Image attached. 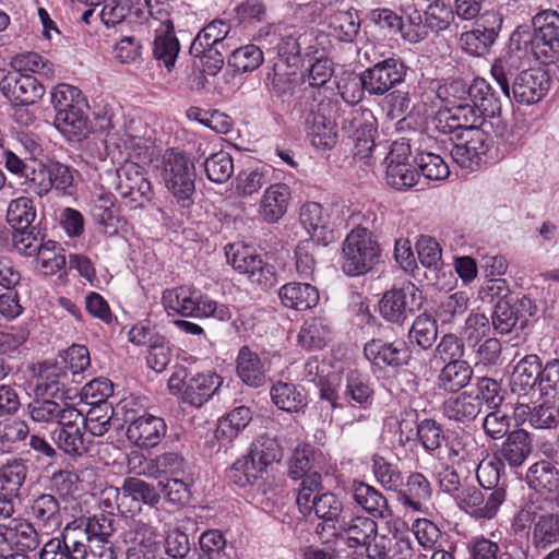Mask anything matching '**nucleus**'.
<instances>
[{
  "label": "nucleus",
  "instance_id": "60",
  "mask_svg": "<svg viewBox=\"0 0 559 559\" xmlns=\"http://www.w3.org/2000/svg\"><path fill=\"white\" fill-rule=\"evenodd\" d=\"M416 437L429 454H435L445 439L442 426L431 418H425L417 424Z\"/></svg>",
  "mask_w": 559,
  "mask_h": 559
},
{
  "label": "nucleus",
  "instance_id": "50",
  "mask_svg": "<svg viewBox=\"0 0 559 559\" xmlns=\"http://www.w3.org/2000/svg\"><path fill=\"white\" fill-rule=\"evenodd\" d=\"M329 28L340 41L352 43L359 33L360 20L356 11H337L330 16Z\"/></svg>",
  "mask_w": 559,
  "mask_h": 559
},
{
  "label": "nucleus",
  "instance_id": "36",
  "mask_svg": "<svg viewBox=\"0 0 559 559\" xmlns=\"http://www.w3.org/2000/svg\"><path fill=\"white\" fill-rule=\"evenodd\" d=\"M290 189L285 183L271 185L264 192L259 213L266 223H276L287 211Z\"/></svg>",
  "mask_w": 559,
  "mask_h": 559
},
{
  "label": "nucleus",
  "instance_id": "38",
  "mask_svg": "<svg viewBox=\"0 0 559 559\" xmlns=\"http://www.w3.org/2000/svg\"><path fill=\"white\" fill-rule=\"evenodd\" d=\"M74 406L52 399L36 397L27 405V413L32 420L38 424H60L64 414L72 412Z\"/></svg>",
  "mask_w": 559,
  "mask_h": 559
},
{
  "label": "nucleus",
  "instance_id": "53",
  "mask_svg": "<svg viewBox=\"0 0 559 559\" xmlns=\"http://www.w3.org/2000/svg\"><path fill=\"white\" fill-rule=\"evenodd\" d=\"M115 411L110 403L91 405L85 416L82 415V427L93 437H103L111 428Z\"/></svg>",
  "mask_w": 559,
  "mask_h": 559
},
{
  "label": "nucleus",
  "instance_id": "30",
  "mask_svg": "<svg viewBox=\"0 0 559 559\" xmlns=\"http://www.w3.org/2000/svg\"><path fill=\"white\" fill-rule=\"evenodd\" d=\"M29 515L38 526L47 532H53L62 524L60 503L50 493H41L32 500Z\"/></svg>",
  "mask_w": 559,
  "mask_h": 559
},
{
  "label": "nucleus",
  "instance_id": "16",
  "mask_svg": "<svg viewBox=\"0 0 559 559\" xmlns=\"http://www.w3.org/2000/svg\"><path fill=\"white\" fill-rule=\"evenodd\" d=\"M39 544L37 531L26 519L16 516L12 523L0 527V552L3 556L33 551L38 548Z\"/></svg>",
  "mask_w": 559,
  "mask_h": 559
},
{
  "label": "nucleus",
  "instance_id": "27",
  "mask_svg": "<svg viewBox=\"0 0 559 559\" xmlns=\"http://www.w3.org/2000/svg\"><path fill=\"white\" fill-rule=\"evenodd\" d=\"M29 473V462L12 456L0 466V495L19 498Z\"/></svg>",
  "mask_w": 559,
  "mask_h": 559
},
{
  "label": "nucleus",
  "instance_id": "24",
  "mask_svg": "<svg viewBox=\"0 0 559 559\" xmlns=\"http://www.w3.org/2000/svg\"><path fill=\"white\" fill-rule=\"evenodd\" d=\"M167 431V425L162 417L151 414L131 427H127L126 436L131 443L141 449H151L159 444Z\"/></svg>",
  "mask_w": 559,
  "mask_h": 559
},
{
  "label": "nucleus",
  "instance_id": "61",
  "mask_svg": "<svg viewBox=\"0 0 559 559\" xmlns=\"http://www.w3.org/2000/svg\"><path fill=\"white\" fill-rule=\"evenodd\" d=\"M519 319V309L511 300L496 301L491 314V325L497 333H511Z\"/></svg>",
  "mask_w": 559,
  "mask_h": 559
},
{
  "label": "nucleus",
  "instance_id": "40",
  "mask_svg": "<svg viewBox=\"0 0 559 559\" xmlns=\"http://www.w3.org/2000/svg\"><path fill=\"white\" fill-rule=\"evenodd\" d=\"M473 368L467 361L455 359L449 361L439 372L438 388L450 393H455L465 388L472 380Z\"/></svg>",
  "mask_w": 559,
  "mask_h": 559
},
{
  "label": "nucleus",
  "instance_id": "33",
  "mask_svg": "<svg viewBox=\"0 0 559 559\" xmlns=\"http://www.w3.org/2000/svg\"><path fill=\"white\" fill-rule=\"evenodd\" d=\"M179 51L180 45L175 34L174 23L173 21H165L164 25L155 31L153 56L157 61L163 62L168 71H171Z\"/></svg>",
  "mask_w": 559,
  "mask_h": 559
},
{
  "label": "nucleus",
  "instance_id": "5",
  "mask_svg": "<svg viewBox=\"0 0 559 559\" xmlns=\"http://www.w3.org/2000/svg\"><path fill=\"white\" fill-rule=\"evenodd\" d=\"M381 248L373 234L366 227L352 229L343 241L342 270L348 276H359L379 263Z\"/></svg>",
  "mask_w": 559,
  "mask_h": 559
},
{
  "label": "nucleus",
  "instance_id": "44",
  "mask_svg": "<svg viewBox=\"0 0 559 559\" xmlns=\"http://www.w3.org/2000/svg\"><path fill=\"white\" fill-rule=\"evenodd\" d=\"M526 480L536 491L554 493L559 490V469L551 462L542 460L531 465Z\"/></svg>",
  "mask_w": 559,
  "mask_h": 559
},
{
  "label": "nucleus",
  "instance_id": "23",
  "mask_svg": "<svg viewBox=\"0 0 559 559\" xmlns=\"http://www.w3.org/2000/svg\"><path fill=\"white\" fill-rule=\"evenodd\" d=\"M450 88L467 95V98L474 106L487 118H493L501 114V100L492 86L483 78H476L467 90L459 83L450 85Z\"/></svg>",
  "mask_w": 559,
  "mask_h": 559
},
{
  "label": "nucleus",
  "instance_id": "49",
  "mask_svg": "<svg viewBox=\"0 0 559 559\" xmlns=\"http://www.w3.org/2000/svg\"><path fill=\"white\" fill-rule=\"evenodd\" d=\"M229 31V25L222 20L211 22L193 39L190 46V53L199 56L203 55L209 47L222 46V41H225Z\"/></svg>",
  "mask_w": 559,
  "mask_h": 559
},
{
  "label": "nucleus",
  "instance_id": "7",
  "mask_svg": "<svg viewBox=\"0 0 559 559\" xmlns=\"http://www.w3.org/2000/svg\"><path fill=\"white\" fill-rule=\"evenodd\" d=\"M225 254L233 269L247 275L252 284L262 289H270L277 284L275 266L266 262L251 247L241 242L230 243L226 247Z\"/></svg>",
  "mask_w": 559,
  "mask_h": 559
},
{
  "label": "nucleus",
  "instance_id": "58",
  "mask_svg": "<svg viewBox=\"0 0 559 559\" xmlns=\"http://www.w3.org/2000/svg\"><path fill=\"white\" fill-rule=\"evenodd\" d=\"M537 396L546 401L559 397V358L548 359L545 364L540 360Z\"/></svg>",
  "mask_w": 559,
  "mask_h": 559
},
{
  "label": "nucleus",
  "instance_id": "35",
  "mask_svg": "<svg viewBox=\"0 0 559 559\" xmlns=\"http://www.w3.org/2000/svg\"><path fill=\"white\" fill-rule=\"evenodd\" d=\"M514 417L520 424H527L534 429H554L559 425L555 408L547 404L531 406L527 403H518Z\"/></svg>",
  "mask_w": 559,
  "mask_h": 559
},
{
  "label": "nucleus",
  "instance_id": "15",
  "mask_svg": "<svg viewBox=\"0 0 559 559\" xmlns=\"http://www.w3.org/2000/svg\"><path fill=\"white\" fill-rule=\"evenodd\" d=\"M455 140L450 154L457 165L467 169L477 167L480 157L488 152L492 144L491 136L480 128H469L465 132H460Z\"/></svg>",
  "mask_w": 559,
  "mask_h": 559
},
{
  "label": "nucleus",
  "instance_id": "37",
  "mask_svg": "<svg viewBox=\"0 0 559 559\" xmlns=\"http://www.w3.org/2000/svg\"><path fill=\"white\" fill-rule=\"evenodd\" d=\"M481 413V402L471 393L451 396L443 403L444 416L453 421L467 425Z\"/></svg>",
  "mask_w": 559,
  "mask_h": 559
},
{
  "label": "nucleus",
  "instance_id": "41",
  "mask_svg": "<svg viewBox=\"0 0 559 559\" xmlns=\"http://www.w3.org/2000/svg\"><path fill=\"white\" fill-rule=\"evenodd\" d=\"M88 104L81 102L76 107L68 109L66 112H56L55 124L66 135L72 138L84 136L88 132Z\"/></svg>",
  "mask_w": 559,
  "mask_h": 559
},
{
  "label": "nucleus",
  "instance_id": "6",
  "mask_svg": "<svg viewBox=\"0 0 559 559\" xmlns=\"http://www.w3.org/2000/svg\"><path fill=\"white\" fill-rule=\"evenodd\" d=\"M163 178L166 187L182 207L192 204L195 191V168L182 151L171 148L163 155Z\"/></svg>",
  "mask_w": 559,
  "mask_h": 559
},
{
  "label": "nucleus",
  "instance_id": "31",
  "mask_svg": "<svg viewBox=\"0 0 559 559\" xmlns=\"http://www.w3.org/2000/svg\"><path fill=\"white\" fill-rule=\"evenodd\" d=\"M278 297L284 307L306 311L317 306L319 292L311 284L292 282L280 288Z\"/></svg>",
  "mask_w": 559,
  "mask_h": 559
},
{
  "label": "nucleus",
  "instance_id": "17",
  "mask_svg": "<svg viewBox=\"0 0 559 559\" xmlns=\"http://www.w3.org/2000/svg\"><path fill=\"white\" fill-rule=\"evenodd\" d=\"M64 543L72 559H116L112 543L91 537L75 522L66 526Z\"/></svg>",
  "mask_w": 559,
  "mask_h": 559
},
{
  "label": "nucleus",
  "instance_id": "9",
  "mask_svg": "<svg viewBox=\"0 0 559 559\" xmlns=\"http://www.w3.org/2000/svg\"><path fill=\"white\" fill-rule=\"evenodd\" d=\"M126 559H159L163 554L162 536L151 521L133 519L122 533Z\"/></svg>",
  "mask_w": 559,
  "mask_h": 559
},
{
  "label": "nucleus",
  "instance_id": "14",
  "mask_svg": "<svg viewBox=\"0 0 559 559\" xmlns=\"http://www.w3.org/2000/svg\"><path fill=\"white\" fill-rule=\"evenodd\" d=\"M421 306V293L412 283L401 288H393L382 296L379 311L389 322L402 324L415 308Z\"/></svg>",
  "mask_w": 559,
  "mask_h": 559
},
{
  "label": "nucleus",
  "instance_id": "2",
  "mask_svg": "<svg viewBox=\"0 0 559 559\" xmlns=\"http://www.w3.org/2000/svg\"><path fill=\"white\" fill-rule=\"evenodd\" d=\"M282 459V449L274 438L260 436L246 455L236 460L226 476L239 487L253 486L267 474L269 468Z\"/></svg>",
  "mask_w": 559,
  "mask_h": 559
},
{
  "label": "nucleus",
  "instance_id": "55",
  "mask_svg": "<svg viewBox=\"0 0 559 559\" xmlns=\"http://www.w3.org/2000/svg\"><path fill=\"white\" fill-rule=\"evenodd\" d=\"M408 337L412 343H415L423 349L431 348L438 337L436 319L427 313L416 317L408 331Z\"/></svg>",
  "mask_w": 559,
  "mask_h": 559
},
{
  "label": "nucleus",
  "instance_id": "56",
  "mask_svg": "<svg viewBox=\"0 0 559 559\" xmlns=\"http://www.w3.org/2000/svg\"><path fill=\"white\" fill-rule=\"evenodd\" d=\"M123 497L133 501H141L144 504L156 507L160 501V493L156 487L138 477L124 478L120 488Z\"/></svg>",
  "mask_w": 559,
  "mask_h": 559
},
{
  "label": "nucleus",
  "instance_id": "63",
  "mask_svg": "<svg viewBox=\"0 0 559 559\" xmlns=\"http://www.w3.org/2000/svg\"><path fill=\"white\" fill-rule=\"evenodd\" d=\"M455 12L441 0H435L424 13V23L428 31L440 32L447 29L453 21Z\"/></svg>",
  "mask_w": 559,
  "mask_h": 559
},
{
  "label": "nucleus",
  "instance_id": "12",
  "mask_svg": "<svg viewBox=\"0 0 559 559\" xmlns=\"http://www.w3.org/2000/svg\"><path fill=\"white\" fill-rule=\"evenodd\" d=\"M506 499V488H497L487 493L476 487H467L455 495L457 507L475 520L493 519Z\"/></svg>",
  "mask_w": 559,
  "mask_h": 559
},
{
  "label": "nucleus",
  "instance_id": "62",
  "mask_svg": "<svg viewBox=\"0 0 559 559\" xmlns=\"http://www.w3.org/2000/svg\"><path fill=\"white\" fill-rule=\"evenodd\" d=\"M204 169L211 181L226 182L234 174L233 157L225 151L213 153L205 159Z\"/></svg>",
  "mask_w": 559,
  "mask_h": 559
},
{
  "label": "nucleus",
  "instance_id": "4",
  "mask_svg": "<svg viewBox=\"0 0 559 559\" xmlns=\"http://www.w3.org/2000/svg\"><path fill=\"white\" fill-rule=\"evenodd\" d=\"M103 180L108 189L117 191L124 206L130 210L145 209L153 201L152 183L138 164L124 163L115 170H108Z\"/></svg>",
  "mask_w": 559,
  "mask_h": 559
},
{
  "label": "nucleus",
  "instance_id": "26",
  "mask_svg": "<svg viewBox=\"0 0 559 559\" xmlns=\"http://www.w3.org/2000/svg\"><path fill=\"white\" fill-rule=\"evenodd\" d=\"M236 372L248 386L260 388L266 383V362L247 345L240 347L238 352Z\"/></svg>",
  "mask_w": 559,
  "mask_h": 559
},
{
  "label": "nucleus",
  "instance_id": "45",
  "mask_svg": "<svg viewBox=\"0 0 559 559\" xmlns=\"http://www.w3.org/2000/svg\"><path fill=\"white\" fill-rule=\"evenodd\" d=\"M273 403L282 411L298 412L307 404L305 390L294 383L277 382L270 391Z\"/></svg>",
  "mask_w": 559,
  "mask_h": 559
},
{
  "label": "nucleus",
  "instance_id": "43",
  "mask_svg": "<svg viewBox=\"0 0 559 559\" xmlns=\"http://www.w3.org/2000/svg\"><path fill=\"white\" fill-rule=\"evenodd\" d=\"M300 223L311 235L310 239L317 238V241H328V230L330 216L323 206L317 202H308L304 204L299 213Z\"/></svg>",
  "mask_w": 559,
  "mask_h": 559
},
{
  "label": "nucleus",
  "instance_id": "42",
  "mask_svg": "<svg viewBox=\"0 0 559 559\" xmlns=\"http://www.w3.org/2000/svg\"><path fill=\"white\" fill-rule=\"evenodd\" d=\"M69 373L58 362L44 361L37 368V384L35 392L53 396L67 385Z\"/></svg>",
  "mask_w": 559,
  "mask_h": 559
},
{
  "label": "nucleus",
  "instance_id": "32",
  "mask_svg": "<svg viewBox=\"0 0 559 559\" xmlns=\"http://www.w3.org/2000/svg\"><path fill=\"white\" fill-rule=\"evenodd\" d=\"M352 492L354 501L372 518L386 519L392 515L388 499L374 487L354 481Z\"/></svg>",
  "mask_w": 559,
  "mask_h": 559
},
{
  "label": "nucleus",
  "instance_id": "51",
  "mask_svg": "<svg viewBox=\"0 0 559 559\" xmlns=\"http://www.w3.org/2000/svg\"><path fill=\"white\" fill-rule=\"evenodd\" d=\"M342 502L332 492L321 493L309 506V514L314 511L316 515L333 531L342 521Z\"/></svg>",
  "mask_w": 559,
  "mask_h": 559
},
{
  "label": "nucleus",
  "instance_id": "3",
  "mask_svg": "<svg viewBox=\"0 0 559 559\" xmlns=\"http://www.w3.org/2000/svg\"><path fill=\"white\" fill-rule=\"evenodd\" d=\"M162 304L168 314L199 319L214 318L221 322H228L233 318L227 305L217 302L193 286L183 285L166 289L162 296Z\"/></svg>",
  "mask_w": 559,
  "mask_h": 559
},
{
  "label": "nucleus",
  "instance_id": "25",
  "mask_svg": "<svg viewBox=\"0 0 559 559\" xmlns=\"http://www.w3.org/2000/svg\"><path fill=\"white\" fill-rule=\"evenodd\" d=\"M533 452V437L525 429L510 431L499 451V460L511 467L522 466Z\"/></svg>",
  "mask_w": 559,
  "mask_h": 559
},
{
  "label": "nucleus",
  "instance_id": "8",
  "mask_svg": "<svg viewBox=\"0 0 559 559\" xmlns=\"http://www.w3.org/2000/svg\"><path fill=\"white\" fill-rule=\"evenodd\" d=\"M531 51L542 63L559 61V12L552 9L539 10L531 19Z\"/></svg>",
  "mask_w": 559,
  "mask_h": 559
},
{
  "label": "nucleus",
  "instance_id": "64",
  "mask_svg": "<svg viewBox=\"0 0 559 559\" xmlns=\"http://www.w3.org/2000/svg\"><path fill=\"white\" fill-rule=\"evenodd\" d=\"M318 243L314 239H305L299 241L295 250L296 271L300 277L312 280L316 270V251Z\"/></svg>",
  "mask_w": 559,
  "mask_h": 559
},
{
  "label": "nucleus",
  "instance_id": "10",
  "mask_svg": "<svg viewBox=\"0 0 559 559\" xmlns=\"http://www.w3.org/2000/svg\"><path fill=\"white\" fill-rule=\"evenodd\" d=\"M341 129L353 140L355 156L368 158L376 145L377 119L373 112L368 108H353L344 115Z\"/></svg>",
  "mask_w": 559,
  "mask_h": 559
},
{
  "label": "nucleus",
  "instance_id": "18",
  "mask_svg": "<svg viewBox=\"0 0 559 559\" xmlns=\"http://www.w3.org/2000/svg\"><path fill=\"white\" fill-rule=\"evenodd\" d=\"M64 416L55 430L57 445L66 454L82 456L88 452L92 444V439L85 436L82 427V413L74 407Z\"/></svg>",
  "mask_w": 559,
  "mask_h": 559
},
{
  "label": "nucleus",
  "instance_id": "34",
  "mask_svg": "<svg viewBox=\"0 0 559 559\" xmlns=\"http://www.w3.org/2000/svg\"><path fill=\"white\" fill-rule=\"evenodd\" d=\"M331 340L332 326L330 322L322 317L307 319L302 323L297 336L299 346L306 350H320L324 348Z\"/></svg>",
  "mask_w": 559,
  "mask_h": 559
},
{
  "label": "nucleus",
  "instance_id": "20",
  "mask_svg": "<svg viewBox=\"0 0 559 559\" xmlns=\"http://www.w3.org/2000/svg\"><path fill=\"white\" fill-rule=\"evenodd\" d=\"M2 94L15 105H31L45 94V87L31 74L9 72L0 82Z\"/></svg>",
  "mask_w": 559,
  "mask_h": 559
},
{
  "label": "nucleus",
  "instance_id": "19",
  "mask_svg": "<svg viewBox=\"0 0 559 559\" xmlns=\"http://www.w3.org/2000/svg\"><path fill=\"white\" fill-rule=\"evenodd\" d=\"M364 355L372 367L380 370L406 366L411 359V350L404 341L384 342L381 338L367 342Z\"/></svg>",
  "mask_w": 559,
  "mask_h": 559
},
{
  "label": "nucleus",
  "instance_id": "13",
  "mask_svg": "<svg viewBox=\"0 0 559 559\" xmlns=\"http://www.w3.org/2000/svg\"><path fill=\"white\" fill-rule=\"evenodd\" d=\"M407 67L401 58L390 57L362 71L369 95L381 96L404 82Z\"/></svg>",
  "mask_w": 559,
  "mask_h": 559
},
{
  "label": "nucleus",
  "instance_id": "57",
  "mask_svg": "<svg viewBox=\"0 0 559 559\" xmlns=\"http://www.w3.org/2000/svg\"><path fill=\"white\" fill-rule=\"evenodd\" d=\"M36 218V209L29 198L21 197L10 202L7 211V221L13 230L33 226Z\"/></svg>",
  "mask_w": 559,
  "mask_h": 559
},
{
  "label": "nucleus",
  "instance_id": "59",
  "mask_svg": "<svg viewBox=\"0 0 559 559\" xmlns=\"http://www.w3.org/2000/svg\"><path fill=\"white\" fill-rule=\"evenodd\" d=\"M449 461L452 464L473 463L478 461V447L469 436H456L448 442Z\"/></svg>",
  "mask_w": 559,
  "mask_h": 559
},
{
  "label": "nucleus",
  "instance_id": "39",
  "mask_svg": "<svg viewBox=\"0 0 559 559\" xmlns=\"http://www.w3.org/2000/svg\"><path fill=\"white\" fill-rule=\"evenodd\" d=\"M431 495L432 488L429 480L421 473L414 472L407 477L406 488H400L399 501L413 511H420Z\"/></svg>",
  "mask_w": 559,
  "mask_h": 559
},
{
  "label": "nucleus",
  "instance_id": "46",
  "mask_svg": "<svg viewBox=\"0 0 559 559\" xmlns=\"http://www.w3.org/2000/svg\"><path fill=\"white\" fill-rule=\"evenodd\" d=\"M252 419L251 411L247 406H237L218 420L214 437L225 443L235 439Z\"/></svg>",
  "mask_w": 559,
  "mask_h": 559
},
{
  "label": "nucleus",
  "instance_id": "28",
  "mask_svg": "<svg viewBox=\"0 0 559 559\" xmlns=\"http://www.w3.org/2000/svg\"><path fill=\"white\" fill-rule=\"evenodd\" d=\"M221 383V377L214 372L193 374L183 384L182 401L200 407L217 391Z\"/></svg>",
  "mask_w": 559,
  "mask_h": 559
},
{
  "label": "nucleus",
  "instance_id": "54",
  "mask_svg": "<svg viewBox=\"0 0 559 559\" xmlns=\"http://www.w3.org/2000/svg\"><path fill=\"white\" fill-rule=\"evenodd\" d=\"M263 61V51L253 44L234 49L227 60L229 67L238 73L252 72L257 70Z\"/></svg>",
  "mask_w": 559,
  "mask_h": 559
},
{
  "label": "nucleus",
  "instance_id": "47",
  "mask_svg": "<svg viewBox=\"0 0 559 559\" xmlns=\"http://www.w3.org/2000/svg\"><path fill=\"white\" fill-rule=\"evenodd\" d=\"M344 399L362 408H367L373 401V389L370 379L357 370H352L346 376Z\"/></svg>",
  "mask_w": 559,
  "mask_h": 559
},
{
  "label": "nucleus",
  "instance_id": "22",
  "mask_svg": "<svg viewBox=\"0 0 559 559\" xmlns=\"http://www.w3.org/2000/svg\"><path fill=\"white\" fill-rule=\"evenodd\" d=\"M146 462L143 454L132 451L128 459V466L131 472L138 475L154 476L157 474L179 475L183 473L186 461L177 452H166L152 459L146 467H142V463Z\"/></svg>",
  "mask_w": 559,
  "mask_h": 559
},
{
  "label": "nucleus",
  "instance_id": "48",
  "mask_svg": "<svg viewBox=\"0 0 559 559\" xmlns=\"http://www.w3.org/2000/svg\"><path fill=\"white\" fill-rule=\"evenodd\" d=\"M532 543L537 549L546 550L559 543V514L544 513L534 522Z\"/></svg>",
  "mask_w": 559,
  "mask_h": 559
},
{
  "label": "nucleus",
  "instance_id": "1",
  "mask_svg": "<svg viewBox=\"0 0 559 559\" xmlns=\"http://www.w3.org/2000/svg\"><path fill=\"white\" fill-rule=\"evenodd\" d=\"M519 57L514 53L496 59L490 73L507 99L523 105L542 100L549 91V76L542 69H528L516 73Z\"/></svg>",
  "mask_w": 559,
  "mask_h": 559
},
{
  "label": "nucleus",
  "instance_id": "52",
  "mask_svg": "<svg viewBox=\"0 0 559 559\" xmlns=\"http://www.w3.org/2000/svg\"><path fill=\"white\" fill-rule=\"evenodd\" d=\"M199 551H194L189 559H228L227 542L219 530L203 532L199 537Z\"/></svg>",
  "mask_w": 559,
  "mask_h": 559
},
{
  "label": "nucleus",
  "instance_id": "21",
  "mask_svg": "<svg viewBox=\"0 0 559 559\" xmlns=\"http://www.w3.org/2000/svg\"><path fill=\"white\" fill-rule=\"evenodd\" d=\"M540 357L528 354L522 357L513 367L510 388L519 399L532 401L538 393V380L540 371Z\"/></svg>",
  "mask_w": 559,
  "mask_h": 559
},
{
  "label": "nucleus",
  "instance_id": "29",
  "mask_svg": "<svg viewBox=\"0 0 559 559\" xmlns=\"http://www.w3.org/2000/svg\"><path fill=\"white\" fill-rule=\"evenodd\" d=\"M377 532L378 524L370 518L354 516L346 520L344 516L334 530L333 535L345 537L347 545L352 548H356L365 546Z\"/></svg>",
  "mask_w": 559,
  "mask_h": 559
},
{
  "label": "nucleus",
  "instance_id": "11",
  "mask_svg": "<svg viewBox=\"0 0 559 559\" xmlns=\"http://www.w3.org/2000/svg\"><path fill=\"white\" fill-rule=\"evenodd\" d=\"M411 145L404 141L392 143L385 157V180L396 190H407L417 185L420 176L411 164Z\"/></svg>",
  "mask_w": 559,
  "mask_h": 559
}]
</instances>
